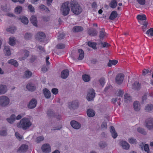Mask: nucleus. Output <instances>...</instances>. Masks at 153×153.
Segmentation results:
<instances>
[{
	"mask_svg": "<svg viewBox=\"0 0 153 153\" xmlns=\"http://www.w3.org/2000/svg\"><path fill=\"white\" fill-rule=\"evenodd\" d=\"M31 124V122L28 118H24L21 120L20 122L17 124V126L18 127L25 130L29 128Z\"/></svg>",
	"mask_w": 153,
	"mask_h": 153,
	"instance_id": "1",
	"label": "nucleus"
},
{
	"mask_svg": "<svg viewBox=\"0 0 153 153\" xmlns=\"http://www.w3.org/2000/svg\"><path fill=\"white\" fill-rule=\"evenodd\" d=\"M71 11L75 14L78 15L80 14L82 11V8L78 4L73 1L70 2Z\"/></svg>",
	"mask_w": 153,
	"mask_h": 153,
	"instance_id": "2",
	"label": "nucleus"
},
{
	"mask_svg": "<svg viewBox=\"0 0 153 153\" xmlns=\"http://www.w3.org/2000/svg\"><path fill=\"white\" fill-rule=\"evenodd\" d=\"M69 4L68 1L65 2L62 4L61 6L60 10L64 16L67 15L70 11Z\"/></svg>",
	"mask_w": 153,
	"mask_h": 153,
	"instance_id": "3",
	"label": "nucleus"
},
{
	"mask_svg": "<svg viewBox=\"0 0 153 153\" xmlns=\"http://www.w3.org/2000/svg\"><path fill=\"white\" fill-rule=\"evenodd\" d=\"M144 125L149 130H153V118L149 117L145 121Z\"/></svg>",
	"mask_w": 153,
	"mask_h": 153,
	"instance_id": "4",
	"label": "nucleus"
},
{
	"mask_svg": "<svg viewBox=\"0 0 153 153\" xmlns=\"http://www.w3.org/2000/svg\"><path fill=\"white\" fill-rule=\"evenodd\" d=\"M9 99L7 97L4 96L0 97V106H5L9 104Z\"/></svg>",
	"mask_w": 153,
	"mask_h": 153,
	"instance_id": "5",
	"label": "nucleus"
},
{
	"mask_svg": "<svg viewBox=\"0 0 153 153\" xmlns=\"http://www.w3.org/2000/svg\"><path fill=\"white\" fill-rule=\"evenodd\" d=\"M124 77L123 74H118L115 76V83L119 85H121L123 82Z\"/></svg>",
	"mask_w": 153,
	"mask_h": 153,
	"instance_id": "6",
	"label": "nucleus"
},
{
	"mask_svg": "<svg viewBox=\"0 0 153 153\" xmlns=\"http://www.w3.org/2000/svg\"><path fill=\"white\" fill-rule=\"evenodd\" d=\"M95 93L94 90L92 88L89 89L87 94V99L88 101L93 100L95 96Z\"/></svg>",
	"mask_w": 153,
	"mask_h": 153,
	"instance_id": "7",
	"label": "nucleus"
},
{
	"mask_svg": "<svg viewBox=\"0 0 153 153\" xmlns=\"http://www.w3.org/2000/svg\"><path fill=\"white\" fill-rule=\"evenodd\" d=\"M46 36L45 34L42 32H39L36 34V38L40 42H43L44 41Z\"/></svg>",
	"mask_w": 153,
	"mask_h": 153,
	"instance_id": "8",
	"label": "nucleus"
},
{
	"mask_svg": "<svg viewBox=\"0 0 153 153\" xmlns=\"http://www.w3.org/2000/svg\"><path fill=\"white\" fill-rule=\"evenodd\" d=\"M41 148L42 151L45 153H48L51 151V147L48 144L46 143L43 144Z\"/></svg>",
	"mask_w": 153,
	"mask_h": 153,
	"instance_id": "9",
	"label": "nucleus"
},
{
	"mask_svg": "<svg viewBox=\"0 0 153 153\" xmlns=\"http://www.w3.org/2000/svg\"><path fill=\"white\" fill-rule=\"evenodd\" d=\"M68 106L69 108L71 109H75L79 106L78 101L76 100L72 102H69Z\"/></svg>",
	"mask_w": 153,
	"mask_h": 153,
	"instance_id": "10",
	"label": "nucleus"
},
{
	"mask_svg": "<svg viewBox=\"0 0 153 153\" xmlns=\"http://www.w3.org/2000/svg\"><path fill=\"white\" fill-rule=\"evenodd\" d=\"M47 113L48 115L49 116H53L55 117L59 120H60L61 119V116L59 115H58V116H57L56 114H55L53 111H52L51 109L48 110L47 111Z\"/></svg>",
	"mask_w": 153,
	"mask_h": 153,
	"instance_id": "11",
	"label": "nucleus"
},
{
	"mask_svg": "<svg viewBox=\"0 0 153 153\" xmlns=\"http://www.w3.org/2000/svg\"><path fill=\"white\" fill-rule=\"evenodd\" d=\"M37 101L35 99H32L28 105V107L30 109H32L36 107Z\"/></svg>",
	"mask_w": 153,
	"mask_h": 153,
	"instance_id": "12",
	"label": "nucleus"
},
{
	"mask_svg": "<svg viewBox=\"0 0 153 153\" xmlns=\"http://www.w3.org/2000/svg\"><path fill=\"white\" fill-rule=\"evenodd\" d=\"M70 123L72 127L75 129H79L81 127L80 124L76 121L72 120Z\"/></svg>",
	"mask_w": 153,
	"mask_h": 153,
	"instance_id": "13",
	"label": "nucleus"
},
{
	"mask_svg": "<svg viewBox=\"0 0 153 153\" xmlns=\"http://www.w3.org/2000/svg\"><path fill=\"white\" fill-rule=\"evenodd\" d=\"M132 88L136 91H139L140 89V83L136 81L132 84Z\"/></svg>",
	"mask_w": 153,
	"mask_h": 153,
	"instance_id": "14",
	"label": "nucleus"
},
{
	"mask_svg": "<svg viewBox=\"0 0 153 153\" xmlns=\"http://www.w3.org/2000/svg\"><path fill=\"white\" fill-rule=\"evenodd\" d=\"M28 149V146L27 145L23 144L17 150V152H25L27 151Z\"/></svg>",
	"mask_w": 153,
	"mask_h": 153,
	"instance_id": "15",
	"label": "nucleus"
},
{
	"mask_svg": "<svg viewBox=\"0 0 153 153\" xmlns=\"http://www.w3.org/2000/svg\"><path fill=\"white\" fill-rule=\"evenodd\" d=\"M69 74V71L68 69H65L63 70L61 74V76L62 78L65 79L68 76Z\"/></svg>",
	"mask_w": 153,
	"mask_h": 153,
	"instance_id": "16",
	"label": "nucleus"
},
{
	"mask_svg": "<svg viewBox=\"0 0 153 153\" xmlns=\"http://www.w3.org/2000/svg\"><path fill=\"white\" fill-rule=\"evenodd\" d=\"M120 145L122 146V148L125 150L128 149L130 147L129 144L125 141H122L120 142Z\"/></svg>",
	"mask_w": 153,
	"mask_h": 153,
	"instance_id": "17",
	"label": "nucleus"
},
{
	"mask_svg": "<svg viewBox=\"0 0 153 153\" xmlns=\"http://www.w3.org/2000/svg\"><path fill=\"white\" fill-rule=\"evenodd\" d=\"M43 92L45 95V97L46 98L49 99L51 97V92L47 88H45L43 89Z\"/></svg>",
	"mask_w": 153,
	"mask_h": 153,
	"instance_id": "18",
	"label": "nucleus"
},
{
	"mask_svg": "<svg viewBox=\"0 0 153 153\" xmlns=\"http://www.w3.org/2000/svg\"><path fill=\"white\" fill-rule=\"evenodd\" d=\"M88 34L91 36H95L97 33V31L94 29H89L88 31Z\"/></svg>",
	"mask_w": 153,
	"mask_h": 153,
	"instance_id": "19",
	"label": "nucleus"
},
{
	"mask_svg": "<svg viewBox=\"0 0 153 153\" xmlns=\"http://www.w3.org/2000/svg\"><path fill=\"white\" fill-rule=\"evenodd\" d=\"M7 90V87L5 85H0V94L5 93Z\"/></svg>",
	"mask_w": 153,
	"mask_h": 153,
	"instance_id": "20",
	"label": "nucleus"
},
{
	"mask_svg": "<svg viewBox=\"0 0 153 153\" xmlns=\"http://www.w3.org/2000/svg\"><path fill=\"white\" fill-rule=\"evenodd\" d=\"M31 23L33 25L36 27L37 26V20L36 16L34 15L32 16L30 19Z\"/></svg>",
	"mask_w": 153,
	"mask_h": 153,
	"instance_id": "21",
	"label": "nucleus"
},
{
	"mask_svg": "<svg viewBox=\"0 0 153 153\" xmlns=\"http://www.w3.org/2000/svg\"><path fill=\"white\" fill-rule=\"evenodd\" d=\"M83 28L80 26H75L72 29L73 31L74 32H80L83 31Z\"/></svg>",
	"mask_w": 153,
	"mask_h": 153,
	"instance_id": "22",
	"label": "nucleus"
},
{
	"mask_svg": "<svg viewBox=\"0 0 153 153\" xmlns=\"http://www.w3.org/2000/svg\"><path fill=\"white\" fill-rule=\"evenodd\" d=\"M26 88L28 90L31 91H34L36 88V87L33 86L32 83H29L27 84L26 86Z\"/></svg>",
	"mask_w": 153,
	"mask_h": 153,
	"instance_id": "23",
	"label": "nucleus"
},
{
	"mask_svg": "<svg viewBox=\"0 0 153 153\" xmlns=\"http://www.w3.org/2000/svg\"><path fill=\"white\" fill-rule=\"evenodd\" d=\"M4 52L5 56H10L11 54L10 48L8 46H5L4 48Z\"/></svg>",
	"mask_w": 153,
	"mask_h": 153,
	"instance_id": "24",
	"label": "nucleus"
},
{
	"mask_svg": "<svg viewBox=\"0 0 153 153\" xmlns=\"http://www.w3.org/2000/svg\"><path fill=\"white\" fill-rule=\"evenodd\" d=\"M87 113L89 117H93L95 115L94 111L91 109H88L87 111Z\"/></svg>",
	"mask_w": 153,
	"mask_h": 153,
	"instance_id": "25",
	"label": "nucleus"
},
{
	"mask_svg": "<svg viewBox=\"0 0 153 153\" xmlns=\"http://www.w3.org/2000/svg\"><path fill=\"white\" fill-rule=\"evenodd\" d=\"M78 52L79 53V56L78 58L79 60H81L83 59L84 57V53L83 50L82 49H79Z\"/></svg>",
	"mask_w": 153,
	"mask_h": 153,
	"instance_id": "26",
	"label": "nucleus"
},
{
	"mask_svg": "<svg viewBox=\"0 0 153 153\" xmlns=\"http://www.w3.org/2000/svg\"><path fill=\"white\" fill-rule=\"evenodd\" d=\"M8 63L11 65H13L15 67H17L18 66V63L17 62L13 59H11L9 60Z\"/></svg>",
	"mask_w": 153,
	"mask_h": 153,
	"instance_id": "27",
	"label": "nucleus"
},
{
	"mask_svg": "<svg viewBox=\"0 0 153 153\" xmlns=\"http://www.w3.org/2000/svg\"><path fill=\"white\" fill-rule=\"evenodd\" d=\"M15 115L14 114H12L10 118H7V121L10 123H12L15 119Z\"/></svg>",
	"mask_w": 153,
	"mask_h": 153,
	"instance_id": "28",
	"label": "nucleus"
},
{
	"mask_svg": "<svg viewBox=\"0 0 153 153\" xmlns=\"http://www.w3.org/2000/svg\"><path fill=\"white\" fill-rule=\"evenodd\" d=\"M137 130L138 132L143 134V135H146L147 134V132L145 129L142 128L140 127H138L137 128Z\"/></svg>",
	"mask_w": 153,
	"mask_h": 153,
	"instance_id": "29",
	"label": "nucleus"
},
{
	"mask_svg": "<svg viewBox=\"0 0 153 153\" xmlns=\"http://www.w3.org/2000/svg\"><path fill=\"white\" fill-rule=\"evenodd\" d=\"M124 97L125 102H130L131 100V96L128 94H125L124 95Z\"/></svg>",
	"mask_w": 153,
	"mask_h": 153,
	"instance_id": "30",
	"label": "nucleus"
},
{
	"mask_svg": "<svg viewBox=\"0 0 153 153\" xmlns=\"http://www.w3.org/2000/svg\"><path fill=\"white\" fill-rule=\"evenodd\" d=\"M82 78L84 81L88 82L90 79V76L88 75L85 74L82 75Z\"/></svg>",
	"mask_w": 153,
	"mask_h": 153,
	"instance_id": "31",
	"label": "nucleus"
},
{
	"mask_svg": "<svg viewBox=\"0 0 153 153\" xmlns=\"http://www.w3.org/2000/svg\"><path fill=\"white\" fill-rule=\"evenodd\" d=\"M21 22L25 25L27 24L28 23V19L25 16H23L20 18Z\"/></svg>",
	"mask_w": 153,
	"mask_h": 153,
	"instance_id": "32",
	"label": "nucleus"
},
{
	"mask_svg": "<svg viewBox=\"0 0 153 153\" xmlns=\"http://www.w3.org/2000/svg\"><path fill=\"white\" fill-rule=\"evenodd\" d=\"M105 36V30L104 28H102L100 32L99 38L101 39H102Z\"/></svg>",
	"mask_w": 153,
	"mask_h": 153,
	"instance_id": "33",
	"label": "nucleus"
},
{
	"mask_svg": "<svg viewBox=\"0 0 153 153\" xmlns=\"http://www.w3.org/2000/svg\"><path fill=\"white\" fill-rule=\"evenodd\" d=\"M137 19L138 20H145L146 19V17L144 14H143L142 15H139L137 16Z\"/></svg>",
	"mask_w": 153,
	"mask_h": 153,
	"instance_id": "34",
	"label": "nucleus"
},
{
	"mask_svg": "<svg viewBox=\"0 0 153 153\" xmlns=\"http://www.w3.org/2000/svg\"><path fill=\"white\" fill-rule=\"evenodd\" d=\"M124 93V91L123 90H121L120 89H117V91L115 94L117 96H119L121 97H123V94Z\"/></svg>",
	"mask_w": 153,
	"mask_h": 153,
	"instance_id": "35",
	"label": "nucleus"
},
{
	"mask_svg": "<svg viewBox=\"0 0 153 153\" xmlns=\"http://www.w3.org/2000/svg\"><path fill=\"white\" fill-rule=\"evenodd\" d=\"M9 44L12 46L14 45L15 44V39L13 37H11L9 38Z\"/></svg>",
	"mask_w": 153,
	"mask_h": 153,
	"instance_id": "36",
	"label": "nucleus"
},
{
	"mask_svg": "<svg viewBox=\"0 0 153 153\" xmlns=\"http://www.w3.org/2000/svg\"><path fill=\"white\" fill-rule=\"evenodd\" d=\"M88 45L89 46L91 47L94 49H97L96 44L94 42H88Z\"/></svg>",
	"mask_w": 153,
	"mask_h": 153,
	"instance_id": "37",
	"label": "nucleus"
},
{
	"mask_svg": "<svg viewBox=\"0 0 153 153\" xmlns=\"http://www.w3.org/2000/svg\"><path fill=\"white\" fill-rule=\"evenodd\" d=\"M16 30V27L12 26H10L9 28L7 29V30L10 33H13Z\"/></svg>",
	"mask_w": 153,
	"mask_h": 153,
	"instance_id": "38",
	"label": "nucleus"
},
{
	"mask_svg": "<svg viewBox=\"0 0 153 153\" xmlns=\"http://www.w3.org/2000/svg\"><path fill=\"white\" fill-rule=\"evenodd\" d=\"M22 10V7L20 6H17L15 9V12L17 14L20 13Z\"/></svg>",
	"mask_w": 153,
	"mask_h": 153,
	"instance_id": "39",
	"label": "nucleus"
},
{
	"mask_svg": "<svg viewBox=\"0 0 153 153\" xmlns=\"http://www.w3.org/2000/svg\"><path fill=\"white\" fill-rule=\"evenodd\" d=\"M139 105L137 101H135L133 103L134 108L136 111H138L140 110Z\"/></svg>",
	"mask_w": 153,
	"mask_h": 153,
	"instance_id": "40",
	"label": "nucleus"
},
{
	"mask_svg": "<svg viewBox=\"0 0 153 153\" xmlns=\"http://www.w3.org/2000/svg\"><path fill=\"white\" fill-rule=\"evenodd\" d=\"M32 75V72L29 71H27L25 72V76L26 78H29Z\"/></svg>",
	"mask_w": 153,
	"mask_h": 153,
	"instance_id": "41",
	"label": "nucleus"
},
{
	"mask_svg": "<svg viewBox=\"0 0 153 153\" xmlns=\"http://www.w3.org/2000/svg\"><path fill=\"white\" fill-rule=\"evenodd\" d=\"M153 109V105L152 104H148L146 107V110L148 112H149Z\"/></svg>",
	"mask_w": 153,
	"mask_h": 153,
	"instance_id": "42",
	"label": "nucleus"
},
{
	"mask_svg": "<svg viewBox=\"0 0 153 153\" xmlns=\"http://www.w3.org/2000/svg\"><path fill=\"white\" fill-rule=\"evenodd\" d=\"M110 131L113 138H115V128L113 126H111L110 128Z\"/></svg>",
	"mask_w": 153,
	"mask_h": 153,
	"instance_id": "43",
	"label": "nucleus"
},
{
	"mask_svg": "<svg viewBox=\"0 0 153 153\" xmlns=\"http://www.w3.org/2000/svg\"><path fill=\"white\" fill-rule=\"evenodd\" d=\"M56 47L58 49H63L65 48V45L62 43H59L56 45Z\"/></svg>",
	"mask_w": 153,
	"mask_h": 153,
	"instance_id": "44",
	"label": "nucleus"
},
{
	"mask_svg": "<svg viewBox=\"0 0 153 153\" xmlns=\"http://www.w3.org/2000/svg\"><path fill=\"white\" fill-rule=\"evenodd\" d=\"M146 34L148 35L151 36H153V28H150L146 32Z\"/></svg>",
	"mask_w": 153,
	"mask_h": 153,
	"instance_id": "45",
	"label": "nucleus"
},
{
	"mask_svg": "<svg viewBox=\"0 0 153 153\" xmlns=\"http://www.w3.org/2000/svg\"><path fill=\"white\" fill-rule=\"evenodd\" d=\"M148 24V22H146V21H145L144 22L143 24V26L142 27V29L144 32L145 31L147 27Z\"/></svg>",
	"mask_w": 153,
	"mask_h": 153,
	"instance_id": "46",
	"label": "nucleus"
},
{
	"mask_svg": "<svg viewBox=\"0 0 153 153\" xmlns=\"http://www.w3.org/2000/svg\"><path fill=\"white\" fill-rule=\"evenodd\" d=\"M32 36V34L30 33H26L25 34L24 38L26 39H29Z\"/></svg>",
	"mask_w": 153,
	"mask_h": 153,
	"instance_id": "47",
	"label": "nucleus"
},
{
	"mask_svg": "<svg viewBox=\"0 0 153 153\" xmlns=\"http://www.w3.org/2000/svg\"><path fill=\"white\" fill-rule=\"evenodd\" d=\"M129 142L131 144H136L137 143V140L133 138H130L128 139Z\"/></svg>",
	"mask_w": 153,
	"mask_h": 153,
	"instance_id": "48",
	"label": "nucleus"
},
{
	"mask_svg": "<svg viewBox=\"0 0 153 153\" xmlns=\"http://www.w3.org/2000/svg\"><path fill=\"white\" fill-rule=\"evenodd\" d=\"M151 74V72L148 70L144 69L142 71V75L145 76L146 74H148L150 75Z\"/></svg>",
	"mask_w": 153,
	"mask_h": 153,
	"instance_id": "49",
	"label": "nucleus"
},
{
	"mask_svg": "<svg viewBox=\"0 0 153 153\" xmlns=\"http://www.w3.org/2000/svg\"><path fill=\"white\" fill-rule=\"evenodd\" d=\"M99 82L100 85L103 87L105 83V79L104 78H101L99 80Z\"/></svg>",
	"mask_w": 153,
	"mask_h": 153,
	"instance_id": "50",
	"label": "nucleus"
},
{
	"mask_svg": "<svg viewBox=\"0 0 153 153\" xmlns=\"http://www.w3.org/2000/svg\"><path fill=\"white\" fill-rule=\"evenodd\" d=\"M44 139V138L42 136H39L36 137V142L38 143H40L41 141H43Z\"/></svg>",
	"mask_w": 153,
	"mask_h": 153,
	"instance_id": "51",
	"label": "nucleus"
},
{
	"mask_svg": "<svg viewBox=\"0 0 153 153\" xmlns=\"http://www.w3.org/2000/svg\"><path fill=\"white\" fill-rule=\"evenodd\" d=\"M115 18V10L112 11L110 14L109 19L111 20L114 19Z\"/></svg>",
	"mask_w": 153,
	"mask_h": 153,
	"instance_id": "52",
	"label": "nucleus"
},
{
	"mask_svg": "<svg viewBox=\"0 0 153 153\" xmlns=\"http://www.w3.org/2000/svg\"><path fill=\"white\" fill-rule=\"evenodd\" d=\"M15 135L16 138L19 140L22 139L23 137L22 136H21L18 132H15Z\"/></svg>",
	"mask_w": 153,
	"mask_h": 153,
	"instance_id": "53",
	"label": "nucleus"
},
{
	"mask_svg": "<svg viewBox=\"0 0 153 153\" xmlns=\"http://www.w3.org/2000/svg\"><path fill=\"white\" fill-rule=\"evenodd\" d=\"M143 149L145 151L147 152H149V145L148 144H145Z\"/></svg>",
	"mask_w": 153,
	"mask_h": 153,
	"instance_id": "54",
	"label": "nucleus"
},
{
	"mask_svg": "<svg viewBox=\"0 0 153 153\" xmlns=\"http://www.w3.org/2000/svg\"><path fill=\"white\" fill-rule=\"evenodd\" d=\"M99 145L100 147L102 148H105L107 146L106 143L104 142H101Z\"/></svg>",
	"mask_w": 153,
	"mask_h": 153,
	"instance_id": "55",
	"label": "nucleus"
},
{
	"mask_svg": "<svg viewBox=\"0 0 153 153\" xmlns=\"http://www.w3.org/2000/svg\"><path fill=\"white\" fill-rule=\"evenodd\" d=\"M39 8L40 9L46 10L48 12L49 11V10L48 9V8L44 5L41 4L39 6Z\"/></svg>",
	"mask_w": 153,
	"mask_h": 153,
	"instance_id": "56",
	"label": "nucleus"
},
{
	"mask_svg": "<svg viewBox=\"0 0 153 153\" xmlns=\"http://www.w3.org/2000/svg\"><path fill=\"white\" fill-rule=\"evenodd\" d=\"M112 65H115V60H109V62L108 63V67H111Z\"/></svg>",
	"mask_w": 153,
	"mask_h": 153,
	"instance_id": "57",
	"label": "nucleus"
},
{
	"mask_svg": "<svg viewBox=\"0 0 153 153\" xmlns=\"http://www.w3.org/2000/svg\"><path fill=\"white\" fill-rule=\"evenodd\" d=\"M138 3L141 5H144L145 4V0H136Z\"/></svg>",
	"mask_w": 153,
	"mask_h": 153,
	"instance_id": "58",
	"label": "nucleus"
},
{
	"mask_svg": "<svg viewBox=\"0 0 153 153\" xmlns=\"http://www.w3.org/2000/svg\"><path fill=\"white\" fill-rule=\"evenodd\" d=\"M28 8L30 11L32 12H34V8L30 4L28 5Z\"/></svg>",
	"mask_w": 153,
	"mask_h": 153,
	"instance_id": "59",
	"label": "nucleus"
},
{
	"mask_svg": "<svg viewBox=\"0 0 153 153\" xmlns=\"http://www.w3.org/2000/svg\"><path fill=\"white\" fill-rule=\"evenodd\" d=\"M51 92L53 94L56 95L58 93V89L56 88H53L52 89Z\"/></svg>",
	"mask_w": 153,
	"mask_h": 153,
	"instance_id": "60",
	"label": "nucleus"
},
{
	"mask_svg": "<svg viewBox=\"0 0 153 153\" xmlns=\"http://www.w3.org/2000/svg\"><path fill=\"white\" fill-rule=\"evenodd\" d=\"M7 131L6 130H3L0 131V135L5 136L7 135Z\"/></svg>",
	"mask_w": 153,
	"mask_h": 153,
	"instance_id": "61",
	"label": "nucleus"
},
{
	"mask_svg": "<svg viewBox=\"0 0 153 153\" xmlns=\"http://www.w3.org/2000/svg\"><path fill=\"white\" fill-rule=\"evenodd\" d=\"M110 7L113 8H115V0L111 1L109 4Z\"/></svg>",
	"mask_w": 153,
	"mask_h": 153,
	"instance_id": "62",
	"label": "nucleus"
},
{
	"mask_svg": "<svg viewBox=\"0 0 153 153\" xmlns=\"http://www.w3.org/2000/svg\"><path fill=\"white\" fill-rule=\"evenodd\" d=\"M101 128L106 129L107 128V125L106 123L105 122H103L102 123L101 126Z\"/></svg>",
	"mask_w": 153,
	"mask_h": 153,
	"instance_id": "63",
	"label": "nucleus"
},
{
	"mask_svg": "<svg viewBox=\"0 0 153 153\" xmlns=\"http://www.w3.org/2000/svg\"><path fill=\"white\" fill-rule=\"evenodd\" d=\"M102 45L103 48L108 47L110 45L109 43L105 42L102 43Z\"/></svg>",
	"mask_w": 153,
	"mask_h": 153,
	"instance_id": "64",
	"label": "nucleus"
}]
</instances>
